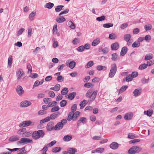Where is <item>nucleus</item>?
I'll return each mask as SVG.
<instances>
[{
    "mask_svg": "<svg viewBox=\"0 0 154 154\" xmlns=\"http://www.w3.org/2000/svg\"><path fill=\"white\" fill-rule=\"evenodd\" d=\"M140 43L137 41H136L133 43L132 47L134 48H138L140 46Z\"/></svg>",
    "mask_w": 154,
    "mask_h": 154,
    "instance_id": "4c0bfd02",
    "label": "nucleus"
},
{
    "mask_svg": "<svg viewBox=\"0 0 154 154\" xmlns=\"http://www.w3.org/2000/svg\"><path fill=\"white\" fill-rule=\"evenodd\" d=\"M131 35L130 34H125L124 36V38L126 41H128L130 40Z\"/></svg>",
    "mask_w": 154,
    "mask_h": 154,
    "instance_id": "cd10ccee",
    "label": "nucleus"
},
{
    "mask_svg": "<svg viewBox=\"0 0 154 154\" xmlns=\"http://www.w3.org/2000/svg\"><path fill=\"white\" fill-rule=\"evenodd\" d=\"M152 26L150 24L146 25L144 26V28L146 31H149L152 29Z\"/></svg>",
    "mask_w": 154,
    "mask_h": 154,
    "instance_id": "09e8293b",
    "label": "nucleus"
},
{
    "mask_svg": "<svg viewBox=\"0 0 154 154\" xmlns=\"http://www.w3.org/2000/svg\"><path fill=\"white\" fill-rule=\"evenodd\" d=\"M128 86L126 85L123 86L122 87L119 89V93H122L124 91H125L127 88Z\"/></svg>",
    "mask_w": 154,
    "mask_h": 154,
    "instance_id": "79ce46f5",
    "label": "nucleus"
},
{
    "mask_svg": "<svg viewBox=\"0 0 154 154\" xmlns=\"http://www.w3.org/2000/svg\"><path fill=\"white\" fill-rule=\"evenodd\" d=\"M72 138V136L71 134H69L65 136L63 140L65 141H68L70 140Z\"/></svg>",
    "mask_w": 154,
    "mask_h": 154,
    "instance_id": "412c9836",
    "label": "nucleus"
},
{
    "mask_svg": "<svg viewBox=\"0 0 154 154\" xmlns=\"http://www.w3.org/2000/svg\"><path fill=\"white\" fill-rule=\"evenodd\" d=\"M109 38L111 39H114L117 38V36L114 33H112L109 35Z\"/></svg>",
    "mask_w": 154,
    "mask_h": 154,
    "instance_id": "a18cd8bd",
    "label": "nucleus"
},
{
    "mask_svg": "<svg viewBox=\"0 0 154 154\" xmlns=\"http://www.w3.org/2000/svg\"><path fill=\"white\" fill-rule=\"evenodd\" d=\"M67 122V120L66 119H63L61 122L57 123L54 126V130H59L62 128L63 126V125L66 124Z\"/></svg>",
    "mask_w": 154,
    "mask_h": 154,
    "instance_id": "20e7f679",
    "label": "nucleus"
},
{
    "mask_svg": "<svg viewBox=\"0 0 154 154\" xmlns=\"http://www.w3.org/2000/svg\"><path fill=\"white\" fill-rule=\"evenodd\" d=\"M109 146L113 149H116L118 148L119 144L116 142H113Z\"/></svg>",
    "mask_w": 154,
    "mask_h": 154,
    "instance_id": "2eb2a0df",
    "label": "nucleus"
},
{
    "mask_svg": "<svg viewBox=\"0 0 154 154\" xmlns=\"http://www.w3.org/2000/svg\"><path fill=\"white\" fill-rule=\"evenodd\" d=\"M25 131H26V129L25 128L21 129L17 131V133L18 134H22L23 135Z\"/></svg>",
    "mask_w": 154,
    "mask_h": 154,
    "instance_id": "c03bdc74",
    "label": "nucleus"
},
{
    "mask_svg": "<svg viewBox=\"0 0 154 154\" xmlns=\"http://www.w3.org/2000/svg\"><path fill=\"white\" fill-rule=\"evenodd\" d=\"M117 70V66L116 64L114 63L112 64L109 75V77L113 78L116 74Z\"/></svg>",
    "mask_w": 154,
    "mask_h": 154,
    "instance_id": "39448f33",
    "label": "nucleus"
},
{
    "mask_svg": "<svg viewBox=\"0 0 154 154\" xmlns=\"http://www.w3.org/2000/svg\"><path fill=\"white\" fill-rule=\"evenodd\" d=\"M149 79H146L144 78H143L141 79V82L143 84L147 83H148V82L149 81Z\"/></svg>",
    "mask_w": 154,
    "mask_h": 154,
    "instance_id": "0e129e2a",
    "label": "nucleus"
},
{
    "mask_svg": "<svg viewBox=\"0 0 154 154\" xmlns=\"http://www.w3.org/2000/svg\"><path fill=\"white\" fill-rule=\"evenodd\" d=\"M127 51V48L126 47H123L120 53V55L123 56L126 53Z\"/></svg>",
    "mask_w": 154,
    "mask_h": 154,
    "instance_id": "4be33fe9",
    "label": "nucleus"
},
{
    "mask_svg": "<svg viewBox=\"0 0 154 154\" xmlns=\"http://www.w3.org/2000/svg\"><path fill=\"white\" fill-rule=\"evenodd\" d=\"M144 39L146 41L149 42L151 39V37L149 35H146L145 37H144Z\"/></svg>",
    "mask_w": 154,
    "mask_h": 154,
    "instance_id": "5fc2aeb1",
    "label": "nucleus"
},
{
    "mask_svg": "<svg viewBox=\"0 0 154 154\" xmlns=\"http://www.w3.org/2000/svg\"><path fill=\"white\" fill-rule=\"evenodd\" d=\"M77 109V105L76 104H74L71 108V110L72 112H74Z\"/></svg>",
    "mask_w": 154,
    "mask_h": 154,
    "instance_id": "e2e57ef3",
    "label": "nucleus"
},
{
    "mask_svg": "<svg viewBox=\"0 0 154 154\" xmlns=\"http://www.w3.org/2000/svg\"><path fill=\"white\" fill-rule=\"evenodd\" d=\"M35 12H32L30 14L29 16V18L30 20L31 21L33 20L34 17L35 16Z\"/></svg>",
    "mask_w": 154,
    "mask_h": 154,
    "instance_id": "e433bc0d",
    "label": "nucleus"
},
{
    "mask_svg": "<svg viewBox=\"0 0 154 154\" xmlns=\"http://www.w3.org/2000/svg\"><path fill=\"white\" fill-rule=\"evenodd\" d=\"M79 39L78 38H75L72 41L73 43L75 45H77L79 42Z\"/></svg>",
    "mask_w": 154,
    "mask_h": 154,
    "instance_id": "774afa93",
    "label": "nucleus"
},
{
    "mask_svg": "<svg viewBox=\"0 0 154 154\" xmlns=\"http://www.w3.org/2000/svg\"><path fill=\"white\" fill-rule=\"evenodd\" d=\"M54 4L51 2H48L46 4V5L45 6V8H48L49 9H51L54 6Z\"/></svg>",
    "mask_w": 154,
    "mask_h": 154,
    "instance_id": "a878e982",
    "label": "nucleus"
},
{
    "mask_svg": "<svg viewBox=\"0 0 154 154\" xmlns=\"http://www.w3.org/2000/svg\"><path fill=\"white\" fill-rule=\"evenodd\" d=\"M54 123L53 122H49L47 124L46 127L47 130L48 131H51L52 130H54Z\"/></svg>",
    "mask_w": 154,
    "mask_h": 154,
    "instance_id": "9d476101",
    "label": "nucleus"
},
{
    "mask_svg": "<svg viewBox=\"0 0 154 154\" xmlns=\"http://www.w3.org/2000/svg\"><path fill=\"white\" fill-rule=\"evenodd\" d=\"M32 132L31 131L26 132V130L24 132L23 135V137H28L30 136L31 135Z\"/></svg>",
    "mask_w": 154,
    "mask_h": 154,
    "instance_id": "a19ab883",
    "label": "nucleus"
},
{
    "mask_svg": "<svg viewBox=\"0 0 154 154\" xmlns=\"http://www.w3.org/2000/svg\"><path fill=\"white\" fill-rule=\"evenodd\" d=\"M56 20L58 23H61L66 20L65 18L63 16L57 17L56 19Z\"/></svg>",
    "mask_w": 154,
    "mask_h": 154,
    "instance_id": "a211bd4d",
    "label": "nucleus"
},
{
    "mask_svg": "<svg viewBox=\"0 0 154 154\" xmlns=\"http://www.w3.org/2000/svg\"><path fill=\"white\" fill-rule=\"evenodd\" d=\"M77 151V149L75 148H69L68 149V152L69 154H75Z\"/></svg>",
    "mask_w": 154,
    "mask_h": 154,
    "instance_id": "5701e85b",
    "label": "nucleus"
},
{
    "mask_svg": "<svg viewBox=\"0 0 154 154\" xmlns=\"http://www.w3.org/2000/svg\"><path fill=\"white\" fill-rule=\"evenodd\" d=\"M76 95V92H72L69 95L68 98L70 100H72L74 98Z\"/></svg>",
    "mask_w": 154,
    "mask_h": 154,
    "instance_id": "bb28decb",
    "label": "nucleus"
},
{
    "mask_svg": "<svg viewBox=\"0 0 154 154\" xmlns=\"http://www.w3.org/2000/svg\"><path fill=\"white\" fill-rule=\"evenodd\" d=\"M94 64V63L93 61H91L88 62L87 64L85 66V68H88L91 66H92Z\"/></svg>",
    "mask_w": 154,
    "mask_h": 154,
    "instance_id": "c9c22d12",
    "label": "nucleus"
},
{
    "mask_svg": "<svg viewBox=\"0 0 154 154\" xmlns=\"http://www.w3.org/2000/svg\"><path fill=\"white\" fill-rule=\"evenodd\" d=\"M147 66L146 64L144 63L141 64L139 66L138 69L140 70H142L147 67Z\"/></svg>",
    "mask_w": 154,
    "mask_h": 154,
    "instance_id": "72a5a7b5",
    "label": "nucleus"
},
{
    "mask_svg": "<svg viewBox=\"0 0 154 154\" xmlns=\"http://www.w3.org/2000/svg\"><path fill=\"white\" fill-rule=\"evenodd\" d=\"M19 138L17 136L14 135L8 139L10 142H13L18 140Z\"/></svg>",
    "mask_w": 154,
    "mask_h": 154,
    "instance_id": "aec40b11",
    "label": "nucleus"
},
{
    "mask_svg": "<svg viewBox=\"0 0 154 154\" xmlns=\"http://www.w3.org/2000/svg\"><path fill=\"white\" fill-rule=\"evenodd\" d=\"M56 143V140H53L51 141V143H48L47 145V146H48V147H51L53 146Z\"/></svg>",
    "mask_w": 154,
    "mask_h": 154,
    "instance_id": "338daca9",
    "label": "nucleus"
},
{
    "mask_svg": "<svg viewBox=\"0 0 154 154\" xmlns=\"http://www.w3.org/2000/svg\"><path fill=\"white\" fill-rule=\"evenodd\" d=\"M12 61V56L10 55L8 57V65L9 66L11 67V66Z\"/></svg>",
    "mask_w": 154,
    "mask_h": 154,
    "instance_id": "f704fd0d",
    "label": "nucleus"
},
{
    "mask_svg": "<svg viewBox=\"0 0 154 154\" xmlns=\"http://www.w3.org/2000/svg\"><path fill=\"white\" fill-rule=\"evenodd\" d=\"M60 87V85L57 84L54 87L50 88V89L55 91H58L59 90Z\"/></svg>",
    "mask_w": 154,
    "mask_h": 154,
    "instance_id": "b1692460",
    "label": "nucleus"
},
{
    "mask_svg": "<svg viewBox=\"0 0 154 154\" xmlns=\"http://www.w3.org/2000/svg\"><path fill=\"white\" fill-rule=\"evenodd\" d=\"M93 85L91 83L88 82L85 84L84 85V87L87 88H89L90 87L93 86Z\"/></svg>",
    "mask_w": 154,
    "mask_h": 154,
    "instance_id": "052dcab7",
    "label": "nucleus"
},
{
    "mask_svg": "<svg viewBox=\"0 0 154 154\" xmlns=\"http://www.w3.org/2000/svg\"><path fill=\"white\" fill-rule=\"evenodd\" d=\"M76 65V63L75 61L70 62L69 63V67L71 69H73Z\"/></svg>",
    "mask_w": 154,
    "mask_h": 154,
    "instance_id": "58836bf2",
    "label": "nucleus"
},
{
    "mask_svg": "<svg viewBox=\"0 0 154 154\" xmlns=\"http://www.w3.org/2000/svg\"><path fill=\"white\" fill-rule=\"evenodd\" d=\"M59 109V106H56L54 107L51 109V112H55L58 110Z\"/></svg>",
    "mask_w": 154,
    "mask_h": 154,
    "instance_id": "864d4df0",
    "label": "nucleus"
},
{
    "mask_svg": "<svg viewBox=\"0 0 154 154\" xmlns=\"http://www.w3.org/2000/svg\"><path fill=\"white\" fill-rule=\"evenodd\" d=\"M72 112H70L69 113L68 116V118L67 119V120H68L69 121H70L72 120L73 121V118H74V114Z\"/></svg>",
    "mask_w": 154,
    "mask_h": 154,
    "instance_id": "c85d7f7f",
    "label": "nucleus"
},
{
    "mask_svg": "<svg viewBox=\"0 0 154 154\" xmlns=\"http://www.w3.org/2000/svg\"><path fill=\"white\" fill-rule=\"evenodd\" d=\"M64 6L58 5L57 6L55 9V11L56 12H60L62 9V8L64 7Z\"/></svg>",
    "mask_w": 154,
    "mask_h": 154,
    "instance_id": "de8ad7c7",
    "label": "nucleus"
},
{
    "mask_svg": "<svg viewBox=\"0 0 154 154\" xmlns=\"http://www.w3.org/2000/svg\"><path fill=\"white\" fill-rule=\"evenodd\" d=\"M153 113V111L151 109H149L146 111V115L150 117Z\"/></svg>",
    "mask_w": 154,
    "mask_h": 154,
    "instance_id": "603ef678",
    "label": "nucleus"
},
{
    "mask_svg": "<svg viewBox=\"0 0 154 154\" xmlns=\"http://www.w3.org/2000/svg\"><path fill=\"white\" fill-rule=\"evenodd\" d=\"M111 49L112 50H116L119 47V45L117 42L113 43L111 45Z\"/></svg>",
    "mask_w": 154,
    "mask_h": 154,
    "instance_id": "f3484780",
    "label": "nucleus"
},
{
    "mask_svg": "<svg viewBox=\"0 0 154 154\" xmlns=\"http://www.w3.org/2000/svg\"><path fill=\"white\" fill-rule=\"evenodd\" d=\"M141 150V148L137 146H134L128 150V152L130 154H134L139 152Z\"/></svg>",
    "mask_w": 154,
    "mask_h": 154,
    "instance_id": "423d86ee",
    "label": "nucleus"
},
{
    "mask_svg": "<svg viewBox=\"0 0 154 154\" xmlns=\"http://www.w3.org/2000/svg\"><path fill=\"white\" fill-rule=\"evenodd\" d=\"M61 149V148L60 147H55L53 148L52 149V152H60Z\"/></svg>",
    "mask_w": 154,
    "mask_h": 154,
    "instance_id": "2f4dec72",
    "label": "nucleus"
},
{
    "mask_svg": "<svg viewBox=\"0 0 154 154\" xmlns=\"http://www.w3.org/2000/svg\"><path fill=\"white\" fill-rule=\"evenodd\" d=\"M16 91L18 94L20 96H21L24 94V90L23 88L20 85L17 86Z\"/></svg>",
    "mask_w": 154,
    "mask_h": 154,
    "instance_id": "9b49d317",
    "label": "nucleus"
},
{
    "mask_svg": "<svg viewBox=\"0 0 154 154\" xmlns=\"http://www.w3.org/2000/svg\"><path fill=\"white\" fill-rule=\"evenodd\" d=\"M97 92V90L93 91L92 89H90L87 91L85 96L86 97L90 98L91 101H92L95 99Z\"/></svg>",
    "mask_w": 154,
    "mask_h": 154,
    "instance_id": "f257e3e1",
    "label": "nucleus"
},
{
    "mask_svg": "<svg viewBox=\"0 0 154 154\" xmlns=\"http://www.w3.org/2000/svg\"><path fill=\"white\" fill-rule=\"evenodd\" d=\"M45 135V133L42 130H39L38 131H34L32 134L33 138L37 140L40 137H42Z\"/></svg>",
    "mask_w": 154,
    "mask_h": 154,
    "instance_id": "7ed1b4c3",
    "label": "nucleus"
},
{
    "mask_svg": "<svg viewBox=\"0 0 154 154\" xmlns=\"http://www.w3.org/2000/svg\"><path fill=\"white\" fill-rule=\"evenodd\" d=\"M67 102L66 100H63L60 102V106L63 107L65 106Z\"/></svg>",
    "mask_w": 154,
    "mask_h": 154,
    "instance_id": "3c124183",
    "label": "nucleus"
},
{
    "mask_svg": "<svg viewBox=\"0 0 154 154\" xmlns=\"http://www.w3.org/2000/svg\"><path fill=\"white\" fill-rule=\"evenodd\" d=\"M60 115V113L59 112H55L51 114L50 115L51 120H54L58 117Z\"/></svg>",
    "mask_w": 154,
    "mask_h": 154,
    "instance_id": "4468645a",
    "label": "nucleus"
},
{
    "mask_svg": "<svg viewBox=\"0 0 154 154\" xmlns=\"http://www.w3.org/2000/svg\"><path fill=\"white\" fill-rule=\"evenodd\" d=\"M153 55L152 54H148L146 55L145 60H149L152 59Z\"/></svg>",
    "mask_w": 154,
    "mask_h": 154,
    "instance_id": "393cba45",
    "label": "nucleus"
},
{
    "mask_svg": "<svg viewBox=\"0 0 154 154\" xmlns=\"http://www.w3.org/2000/svg\"><path fill=\"white\" fill-rule=\"evenodd\" d=\"M32 140L26 138H21L20 141L17 142V144L18 145L20 144L23 145L29 143H32Z\"/></svg>",
    "mask_w": 154,
    "mask_h": 154,
    "instance_id": "0eeeda50",
    "label": "nucleus"
},
{
    "mask_svg": "<svg viewBox=\"0 0 154 154\" xmlns=\"http://www.w3.org/2000/svg\"><path fill=\"white\" fill-rule=\"evenodd\" d=\"M141 92V89L140 88H138L135 89L133 92L134 96L135 97H137L140 95Z\"/></svg>",
    "mask_w": 154,
    "mask_h": 154,
    "instance_id": "6ab92c4d",
    "label": "nucleus"
},
{
    "mask_svg": "<svg viewBox=\"0 0 154 154\" xmlns=\"http://www.w3.org/2000/svg\"><path fill=\"white\" fill-rule=\"evenodd\" d=\"M105 19V17L104 16H102L101 17L97 18L96 20L98 21L103 20Z\"/></svg>",
    "mask_w": 154,
    "mask_h": 154,
    "instance_id": "13d9d810",
    "label": "nucleus"
},
{
    "mask_svg": "<svg viewBox=\"0 0 154 154\" xmlns=\"http://www.w3.org/2000/svg\"><path fill=\"white\" fill-rule=\"evenodd\" d=\"M136 137L135 134L132 133H130L128 134V137L131 139H134Z\"/></svg>",
    "mask_w": 154,
    "mask_h": 154,
    "instance_id": "bf43d9fd",
    "label": "nucleus"
},
{
    "mask_svg": "<svg viewBox=\"0 0 154 154\" xmlns=\"http://www.w3.org/2000/svg\"><path fill=\"white\" fill-rule=\"evenodd\" d=\"M87 122V119L86 118L84 117H81L79 119L78 121L77 125L79 126L81 122L83 124Z\"/></svg>",
    "mask_w": 154,
    "mask_h": 154,
    "instance_id": "ddd939ff",
    "label": "nucleus"
},
{
    "mask_svg": "<svg viewBox=\"0 0 154 154\" xmlns=\"http://www.w3.org/2000/svg\"><path fill=\"white\" fill-rule=\"evenodd\" d=\"M16 76L17 79L19 81H25L27 78V77L24 76V73L21 69H19L17 71Z\"/></svg>",
    "mask_w": 154,
    "mask_h": 154,
    "instance_id": "f03ea898",
    "label": "nucleus"
},
{
    "mask_svg": "<svg viewBox=\"0 0 154 154\" xmlns=\"http://www.w3.org/2000/svg\"><path fill=\"white\" fill-rule=\"evenodd\" d=\"M154 64V60H149L147 61V64H146L147 66H150Z\"/></svg>",
    "mask_w": 154,
    "mask_h": 154,
    "instance_id": "4d7b16f0",
    "label": "nucleus"
},
{
    "mask_svg": "<svg viewBox=\"0 0 154 154\" xmlns=\"http://www.w3.org/2000/svg\"><path fill=\"white\" fill-rule=\"evenodd\" d=\"M25 29L24 28H22L20 29L17 32V35L19 36L21 35L23 32L24 31Z\"/></svg>",
    "mask_w": 154,
    "mask_h": 154,
    "instance_id": "8fccbe9b",
    "label": "nucleus"
},
{
    "mask_svg": "<svg viewBox=\"0 0 154 154\" xmlns=\"http://www.w3.org/2000/svg\"><path fill=\"white\" fill-rule=\"evenodd\" d=\"M88 101L85 100H84L82 101L81 102L80 104V108L82 109L88 103Z\"/></svg>",
    "mask_w": 154,
    "mask_h": 154,
    "instance_id": "7c9ffc66",
    "label": "nucleus"
},
{
    "mask_svg": "<svg viewBox=\"0 0 154 154\" xmlns=\"http://www.w3.org/2000/svg\"><path fill=\"white\" fill-rule=\"evenodd\" d=\"M68 88H65L62 90L61 93L62 95H64L66 94L68 92Z\"/></svg>",
    "mask_w": 154,
    "mask_h": 154,
    "instance_id": "49530a36",
    "label": "nucleus"
},
{
    "mask_svg": "<svg viewBox=\"0 0 154 154\" xmlns=\"http://www.w3.org/2000/svg\"><path fill=\"white\" fill-rule=\"evenodd\" d=\"M48 94L50 97L51 98H53L55 96V94L53 91H49L48 92Z\"/></svg>",
    "mask_w": 154,
    "mask_h": 154,
    "instance_id": "69168bd1",
    "label": "nucleus"
},
{
    "mask_svg": "<svg viewBox=\"0 0 154 154\" xmlns=\"http://www.w3.org/2000/svg\"><path fill=\"white\" fill-rule=\"evenodd\" d=\"M100 42V39L98 38L94 40L92 42V45L93 46H95L97 45Z\"/></svg>",
    "mask_w": 154,
    "mask_h": 154,
    "instance_id": "c756f323",
    "label": "nucleus"
},
{
    "mask_svg": "<svg viewBox=\"0 0 154 154\" xmlns=\"http://www.w3.org/2000/svg\"><path fill=\"white\" fill-rule=\"evenodd\" d=\"M80 114V112L79 111H76L75 113H73L74 118L73 121L76 120L77 118L79 116Z\"/></svg>",
    "mask_w": 154,
    "mask_h": 154,
    "instance_id": "37998d69",
    "label": "nucleus"
},
{
    "mask_svg": "<svg viewBox=\"0 0 154 154\" xmlns=\"http://www.w3.org/2000/svg\"><path fill=\"white\" fill-rule=\"evenodd\" d=\"M57 103L56 101H53L49 103L48 104V106L49 107H51L55 105H56Z\"/></svg>",
    "mask_w": 154,
    "mask_h": 154,
    "instance_id": "6e6d98bb",
    "label": "nucleus"
},
{
    "mask_svg": "<svg viewBox=\"0 0 154 154\" xmlns=\"http://www.w3.org/2000/svg\"><path fill=\"white\" fill-rule=\"evenodd\" d=\"M68 24L69 26V27L72 29H74L75 27V25L71 21H69L68 23Z\"/></svg>",
    "mask_w": 154,
    "mask_h": 154,
    "instance_id": "ea45409f",
    "label": "nucleus"
},
{
    "mask_svg": "<svg viewBox=\"0 0 154 154\" xmlns=\"http://www.w3.org/2000/svg\"><path fill=\"white\" fill-rule=\"evenodd\" d=\"M111 59L114 61H116L118 59V55L116 53L113 54H112Z\"/></svg>",
    "mask_w": 154,
    "mask_h": 154,
    "instance_id": "473e14b6",
    "label": "nucleus"
},
{
    "mask_svg": "<svg viewBox=\"0 0 154 154\" xmlns=\"http://www.w3.org/2000/svg\"><path fill=\"white\" fill-rule=\"evenodd\" d=\"M104 150V149L103 148H97L93 150L92 151L91 153H95L97 152L101 153L103 152Z\"/></svg>",
    "mask_w": 154,
    "mask_h": 154,
    "instance_id": "dca6fc26",
    "label": "nucleus"
},
{
    "mask_svg": "<svg viewBox=\"0 0 154 154\" xmlns=\"http://www.w3.org/2000/svg\"><path fill=\"white\" fill-rule=\"evenodd\" d=\"M31 104L32 103L31 102L26 100L22 101L20 103V106L23 107H26L30 106Z\"/></svg>",
    "mask_w": 154,
    "mask_h": 154,
    "instance_id": "1a4fd4ad",
    "label": "nucleus"
},
{
    "mask_svg": "<svg viewBox=\"0 0 154 154\" xmlns=\"http://www.w3.org/2000/svg\"><path fill=\"white\" fill-rule=\"evenodd\" d=\"M133 116L132 112H130L125 114L124 117V119L126 120H128L131 119Z\"/></svg>",
    "mask_w": 154,
    "mask_h": 154,
    "instance_id": "f8f14e48",
    "label": "nucleus"
},
{
    "mask_svg": "<svg viewBox=\"0 0 154 154\" xmlns=\"http://www.w3.org/2000/svg\"><path fill=\"white\" fill-rule=\"evenodd\" d=\"M34 124V122H32L30 120L25 121L20 123L19 125V126L20 128H23L28 126L31 125H33Z\"/></svg>",
    "mask_w": 154,
    "mask_h": 154,
    "instance_id": "6e6552de",
    "label": "nucleus"
},
{
    "mask_svg": "<svg viewBox=\"0 0 154 154\" xmlns=\"http://www.w3.org/2000/svg\"><path fill=\"white\" fill-rule=\"evenodd\" d=\"M84 46L83 45L80 46L77 48V50L79 52H82L84 50Z\"/></svg>",
    "mask_w": 154,
    "mask_h": 154,
    "instance_id": "680f3d73",
    "label": "nucleus"
}]
</instances>
